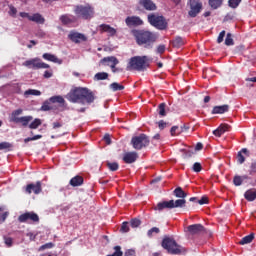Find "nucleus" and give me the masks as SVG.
<instances>
[{
    "label": "nucleus",
    "mask_w": 256,
    "mask_h": 256,
    "mask_svg": "<svg viewBox=\"0 0 256 256\" xmlns=\"http://www.w3.org/2000/svg\"><path fill=\"white\" fill-rule=\"evenodd\" d=\"M209 5L212 9H219L223 5V0H209Z\"/></svg>",
    "instance_id": "nucleus-34"
},
{
    "label": "nucleus",
    "mask_w": 256,
    "mask_h": 256,
    "mask_svg": "<svg viewBox=\"0 0 256 256\" xmlns=\"http://www.w3.org/2000/svg\"><path fill=\"white\" fill-rule=\"evenodd\" d=\"M241 3V0H229L228 1V5L229 7H231L232 9H237V7H239V4Z\"/></svg>",
    "instance_id": "nucleus-46"
},
{
    "label": "nucleus",
    "mask_w": 256,
    "mask_h": 256,
    "mask_svg": "<svg viewBox=\"0 0 256 256\" xmlns=\"http://www.w3.org/2000/svg\"><path fill=\"white\" fill-rule=\"evenodd\" d=\"M137 159H139V154H137V152H126L123 154L122 161L131 165V163H135Z\"/></svg>",
    "instance_id": "nucleus-18"
},
{
    "label": "nucleus",
    "mask_w": 256,
    "mask_h": 256,
    "mask_svg": "<svg viewBox=\"0 0 256 256\" xmlns=\"http://www.w3.org/2000/svg\"><path fill=\"white\" fill-rule=\"evenodd\" d=\"M186 203H187V201L185 200V198L173 200V209L179 208V207L183 208V207H185Z\"/></svg>",
    "instance_id": "nucleus-32"
},
{
    "label": "nucleus",
    "mask_w": 256,
    "mask_h": 256,
    "mask_svg": "<svg viewBox=\"0 0 256 256\" xmlns=\"http://www.w3.org/2000/svg\"><path fill=\"white\" fill-rule=\"evenodd\" d=\"M233 183L236 187H240V185H243V177L235 176L233 179Z\"/></svg>",
    "instance_id": "nucleus-48"
},
{
    "label": "nucleus",
    "mask_w": 256,
    "mask_h": 256,
    "mask_svg": "<svg viewBox=\"0 0 256 256\" xmlns=\"http://www.w3.org/2000/svg\"><path fill=\"white\" fill-rule=\"evenodd\" d=\"M19 223H27V221H32V223H39V215L34 212H26L18 217Z\"/></svg>",
    "instance_id": "nucleus-11"
},
{
    "label": "nucleus",
    "mask_w": 256,
    "mask_h": 256,
    "mask_svg": "<svg viewBox=\"0 0 256 256\" xmlns=\"http://www.w3.org/2000/svg\"><path fill=\"white\" fill-rule=\"evenodd\" d=\"M155 209L157 211H163V209H173V200L159 202Z\"/></svg>",
    "instance_id": "nucleus-23"
},
{
    "label": "nucleus",
    "mask_w": 256,
    "mask_h": 256,
    "mask_svg": "<svg viewBox=\"0 0 256 256\" xmlns=\"http://www.w3.org/2000/svg\"><path fill=\"white\" fill-rule=\"evenodd\" d=\"M23 67H27L28 69H49V64L42 62L39 58H32L30 60H26L23 62Z\"/></svg>",
    "instance_id": "nucleus-9"
},
{
    "label": "nucleus",
    "mask_w": 256,
    "mask_h": 256,
    "mask_svg": "<svg viewBox=\"0 0 256 256\" xmlns=\"http://www.w3.org/2000/svg\"><path fill=\"white\" fill-rule=\"evenodd\" d=\"M41 119L35 118L30 124H29V129H38L41 125Z\"/></svg>",
    "instance_id": "nucleus-37"
},
{
    "label": "nucleus",
    "mask_w": 256,
    "mask_h": 256,
    "mask_svg": "<svg viewBox=\"0 0 256 256\" xmlns=\"http://www.w3.org/2000/svg\"><path fill=\"white\" fill-rule=\"evenodd\" d=\"M194 173H201L203 167L201 166V163L195 162L192 167Z\"/></svg>",
    "instance_id": "nucleus-50"
},
{
    "label": "nucleus",
    "mask_w": 256,
    "mask_h": 256,
    "mask_svg": "<svg viewBox=\"0 0 256 256\" xmlns=\"http://www.w3.org/2000/svg\"><path fill=\"white\" fill-rule=\"evenodd\" d=\"M39 139H43V135L37 134V135H35V136H33V137L25 138V139H24V143H29V141H37V140H39Z\"/></svg>",
    "instance_id": "nucleus-44"
},
{
    "label": "nucleus",
    "mask_w": 256,
    "mask_h": 256,
    "mask_svg": "<svg viewBox=\"0 0 256 256\" xmlns=\"http://www.w3.org/2000/svg\"><path fill=\"white\" fill-rule=\"evenodd\" d=\"M229 111V105L224 104L222 106H214L212 109V115H223Z\"/></svg>",
    "instance_id": "nucleus-22"
},
{
    "label": "nucleus",
    "mask_w": 256,
    "mask_h": 256,
    "mask_svg": "<svg viewBox=\"0 0 256 256\" xmlns=\"http://www.w3.org/2000/svg\"><path fill=\"white\" fill-rule=\"evenodd\" d=\"M74 14L77 19H83L84 21H91L95 17V8L91 4H79L74 6Z\"/></svg>",
    "instance_id": "nucleus-4"
},
{
    "label": "nucleus",
    "mask_w": 256,
    "mask_h": 256,
    "mask_svg": "<svg viewBox=\"0 0 256 256\" xmlns=\"http://www.w3.org/2000/svg\"><path fill=\"white\" fill-rule=\"evenodd\" d=\"M245 161V156H243V153L241 152H238L237 154V162L240 164V165H243V162Z\"/></svg>",
    "instance_id": "nucleus-58"
},
{
    "label": "nucleus",
    "mask_w": 256,
    "mask_h": 256,
    "mask_svg": "<svg viewBox=\"0 0 256 256\" xmlns=\"http://www.w3.org/2000/svg\"><path fill=\"white\" fill-rule=\"evenodd\" d=\"M19 15H20V17H22L23 19H28V20L30 21L31 15H29V13H27V12H20Z\"/></svg>",
    "instance_id": "nucleus-62"
},
{
    "label": "nucleus",
    "mask_w": 256,
    "mask_h": 256,
    "mask_svg": "<svg viewBox=\"0 0 256 256\" xmlns=\"http://www.w3.org/2000/svg\"><path fill=\"white\" fill-rule=\"evenodd\" d=\"M52 109L51 103H49L47 100L41 106V111H51Z\"/></svg>",
    "instance_id": "nucleus-49"
},
{
    "label": "nucleus",
    "mask_w": 256,
    "mask_h": 256,
    "mask_svg": "<svg viewBox=\"0 0 256 256\" xmlns=\"http://www.w3.org/2000/svg\"><path fill=\"white\" fill-rule=\"evenodd\" d=\"M183 151V158L189 159L190 157H193V151L191 150H182Z\"/></svg>",
    "instance_id": "nucleus-55"
},
{
    "label": "nucleus",
    "mask_w": 256,
    "mask_h": 256,
    "mask_svg": "<svg viewBox=\"0 0 256 256\" xmlns=\"http://www.w3.org/2000/svg\"><path fill=\"white\" fill-rule=\"evenodd\" d=\"M30 21L33 23H37L38 25H44L45 24V17L41 15L40 13H34L30 17Z\"/></svg>",
    "instance_id": "nucleus-24"
},
{
    "label": "nucleus",
    "mask_w": 256,
    "mask_h": 256,
    "mask_svg": "<svg viewBox=\"0 0 256 256\" xmlns=\"http://www.w3.org/2000/svg\"><path fill=\"white\" fill-rule=\"evenodd\" d=\"M190 235H201V233H205V226L202 224H193L187 227Z\"/></svg>",
    "instance_id": "nucleus-16"
},
{
    "label": "nucleus",
    "mask_w": 256,
    "mask_h": 256,
    "mask_svg": "<svg viewBox=\"0 0 256 256\" xmlns=\"http://www.w3.org/2000/svg\"><path fill=\"white\" fill-rule=\"evenodd\" d=\"M161 233V230L157 227H152L150 230L147 231V237L149 239L153 238V235H159Z\"/></svg>",
    "instance_id": "nucleus-35"
},
{
    "label": "nucleus",
    "mask_w": 256,
    "mask_h": 256,
    "mask_svg": "<svg viewBox=\"0 0 256 256\" xmlns=\"http://www.w3.org/2000/svg\"><path fill=\"white\" fill-rule=\"evenodd\" d=\"M5 245H7V247H12L13 246V239L8 237L5 238Z\"/></svg>",
    "instance_id": "nucleus-60"
},
{
    "label": "nucleus",
    "mask_w": 256,
    "mask_h": 256,
    "mask_svg": "<svg viewBox=\"0 0 256 256\" xmlns=\"http://www.w3.org/2000/svg\"><path fill=\"white\" fill-rule=\"evenodd\" d=\"M109 79V73L107 72H98L94 75V81H105Z\"/></svg>",
    "instance_id": "nucleus-30"
},
{
    "label": "nucleus",
    "mask_w": 256,
    "mask_h": 256,
    "mask_svg": "<svg viewBox=\"0 0 256 256\" xmlns=\"http://www.w3.org/2000/svg\"><path fill=\"white\" fill-rule=\"evenodd\" d=\"M149 143H151V141L149 140V136L146 134H140L138 136L132 137L131 139V145L133 149H136V151H141V149L149 147Z\"/></svg>",
    "instance_id": "nucleus-8"
},
{
    "label": "nucleus",
    "mask_w": 256,
    "mask_h": 256,
    "mask_svg": "<svg viewBox=\"0 0 256 256\" xmlns=\"http://www.w3.org/2000/svg\"><path fill=\"white\" fill-rule=\"evenodd\" d=\"M147 19L148 23L155 27V29H159V31H165L168 27L167 20L163 16H159V14H148Z\"/></svg>",
    "instance_id": "nucleus-6"
},
{
    "label": "nucleus",
    "mask_w": 256,
    "mask_h": 256,
    "mask_svg": "<svg viewBox=\"0 0 256 256\" xmlns=\"http://www.w3.org/2000/svg\"><path fill=\"white\" fill-rule=\"evenodd\" d=\"M13 145L9 142H1L0 143V151H4L5 149H11Z\"/></svg>",
    "instance_id": "nucleus-51"
},
{
    "label": "nucleus",
    "mask_w": 256,
    "mask_h": 256,
    "mask_svg": "<svg viewBox=\"0 0 256 256\" xmlns=\"http://www.w3.org/2000/svg\"><path fill=\"white\" fill-rule=\"evenodd\" d=\"M165 49H167V47L165 46V44H160L157 47V53H159V55H163V53H165Z\"/></svg>",
    "instance_id": "nucleus-57"
},
{
    "label": "nucleus",
    "mask_w": 256,
    "mask_h": 256,
    "mask_svg": "<svg viewBox=\"0 0 256 256\" xmlns=\"http://www.w3.org/2000/svg\"><path fill=\"white\" fill-rule=\"evenodd\" d=\"M124 256H135V251L134 250H127L125 252Z\"/></svg>",
    "instance_id": "nucleus-64"
},
{
    "label": "nucleus",
    "mask_w": 256,
    "mask_h": 256,
    "mask_svg": "<svg viewBox=\"0 0 256 256\" xmlns=\"http://www.w3.org/2000/svg\"><path fill=\"white\" fill-rule=\"evenodd\" d=\"M253 239H255V234L251 233L245 237H243L239 244L240 245H249V243H252L253 242Z\"/></svg>",
    "instance_id": "nucleus-29"
},
{
    "label": "nucleus",
    "mask_w": 256,
    "mask_h": 256,
    "mask_svg": "<svg viewBox=\"0 0 256 256\" xmlns=\"http://www.w3.org/2000/svg\"><path fill=\"white\" fill-rule=\"evenodd\" d=\"M149 67L147 56H134L130 58L126 71H145Z\"/></svg>",
    "instance_id": "nucleus-5"
},
{
    "label": "nucleus",
    "mask_w": 256,
    "mask_h": 256,
    "mask_svg": "<svg viewBox=\"0 0 256 256\" xmlns=\"http://www.w3.org/2000/svg\"><path fill=\"white\" fill-rule=\"evenodd\" d=\"M190 11L188 12L189 17H196L201 13L203 4L199 0H189Z\"/></svg>",
    "instance_id": "nucleus-10"
},
{
    "label": "nucleus",
    "mask_w": 256,
    "mask_h": 256,
    "mask_svg": "<svg viewBox=\"0 0 256 256\" xmlns=\"http://www.w3.org/2000/svg\"><path fill=\"white\" fill-rule=\"evenodd\" d=\"M7 217H9V212H3V208H0V223H5Z\"/></svg>",
    "instance_id": "nucleus-47"
},
{
    "label": "nucleus",
    "mask_w": 256,
    "mask_h": 256,
    "mask_svg": "<svg viewBox=\"0 0 256 256\" xmlns=\"http://www.w3.org/2000/svg\"><path fill=\"white\" fill-rule=\"evenodd\" d=\"M161 245L170 255H181L185 248L179 245L173 236H164Z\"/></svg>",
    "instance_id": "nucleus-3"
},
{
    "label": "nucleus",
    "mask_w": 256,
    "mask_h": 256,
    "mask_svg": "<svg viewBox=\"0 0 256 256\" xmlns=\"http://www.w3.org/2000/svg\"><path fill=\"white\" fill-rule=\"evenodd\" d=\"M165 107H167L165 103L159 104L158 114L160 115V117H165V115H167V112L165 111Z\"/></svg>",
    "instance_id": "nucleus-38"
},
{
    "label": "nucleus",
    "mask_w": 256,
    "mask_h": 256,
    "mask_svg": "<svg viewBox=\"0 0 256 256\" xmlns=\"http://www.w3.org/2000/svg\"><path fill=\"white\" fill-rule=\"evenodd\" d=\"M229 129H231L229 124H221L216 130L213 131V135H215V137H221V135L227 133Z\"/></svg>",
    "instance_id": "nucleus-19"
},
{
    "label": "nucleus",
    "mask_w": 256,
    "mask_h": 256,
    "mask_svg": "<svg viewBox=\"0 0 256 256\" xmlns=\"http://www.w3.org/2000/svg\"><path fill=\"white\" fill-rule=\"evenodd\" d=\"M171 44L176 49H179L185 45V40L181 36H177L174 40L171 41Z\"/></svg>",
    "instance_id": "nucleus-27"
},
{
    "label": "nucleus",
    "mask_w": 256,
    "mask_h": 256,
    "mask_svg": "<svg viewBox=\"0 0 256 256\" xmlns=\"http://www.w3.org/2000/svg\"><path fill=\"white\" fill-rule=\"evenodd\" d=\"M68 39H70V41H72V43L79 44V43H83V42L87 41V36H85V34H82L75 30H72L68 34Z\"/></svg>",
    "instance_id": "nucleus-12"
},
{
    "label": "nucleus",
    "mask_w": 256,
    "mask_h": 256,
    "mask_svg": "<svg viewBox=\"0 0 256 256\" xmlns=\"http://www.w3.org/2000/svg\"><path fill=\"white\" fill-rule=\"evenodd\" d=\"M225 45H227V47H231V45H235V42L233 41V36L231 35V33H228L226 35Z\"/></svg>",
    "instance_id": "nucleus-40"
},
{
    "label": "nucleus",
    "mask_w": 256,
    "mask_h": 256,
    "mask_svg": "<svg viewBox=\"0 0 256 256\" xmlns=\"http://www.w3.org/2000/svg\"><path fill=\"white\" fill-rule=\"evenodd\" d=\"M102 61H111L112 64L108 63L107 67H110L112 70V73H119V71H123L121 68H117V65H119V59L115 56H108L104 57Z\"/></svg>",
    "instance_id": "nucleus-13"
},
{
    "label": "nucleus",
    "mask_w": 256,
    "mask_h": 256,
    "mask_svg": "<svg viewBox=\"0 0 256 256\" xmlns=\"http://www.w3.org/2000/svg\"><path fill=\"white\" fill-rule=\"evenodd\" d=\"M138 3L146 11H157V4L153 0H139Z\"/></svg>",
    "instance_id": "nucleus-17"
},
{
    "label": "nucleus",
    "mask_w": 256,
    "mask_h": 256,
    "mask_svg": "<svg viewBox=\"0 0 256 256\" xmlns=\"http://www.w3.org/2000/svg\"><path fill=\"white\" fill-rule=\"evenodd\" d=\"M255 173H256V161L251 163L250 170H249L250 175H255Z\"/></svg>",
    "instance_id": "nucleus-59"
},
{
    "label": "nucleus",
    "mask_w": 256,
    "mask_h": 256,
    "mask_svg": "<svg viewBox=\"0 0 256 256\" xmlns=\"http://www.w3.org/2000/svg\"><path fill=\"white\" fill-rule=\"evenodd\" d=\"M41 191H43V189L41 188V181L36 182V184H28L25 188V192L28 193V195H31L32 192L35 195H39V193H41Z\"/></svg>",
    "instance_id": "nucleus-15"
},
{
    "label": "nucleus",
    "mask_w": 256,
    "mask_h": 256,
    "mask_svg": "<svg viewBox=\"0 0 256 256\" xmlns=\"http://www.w3.org/2000/svg\"><path fill=\"white\" fill-rule=\"evenodd\" d=\"M24 95H34V96H36V97H39V95H41V91H39V90H35V89H29V90H26L25 92H24Z\"/></svg>",
    "instance_id": "nucleus-42"
},
{
    "label": "nucleus",
    "mask_w": 256,
    "mask_h": 256,
    "mask_svg": "<svg viewBox=\"0 0 256 256\" xmlns=\"http://www.w3.org/2000/svg\"><path fill=\"white\" fill-rule=\"evenodd\" d=\"M106 165L110 171H118L119 169V163L117 162H107Z\"/></svg>",
    "instance_id": "nucleus-39"
},
{
    "label": "nucleus",
    "mask_w": 256,
    "mask_h": 256,
    "mask_svg": "<svg viewBox=\"0 0 256 256\" xmlns=\"http://www.w3.org/2000/svg\"><path fill=\"white\" fill-rule=\"evenodd\" d=\"M9 15L11 16V17H15V15H17V8H15V6H13V5H10L9 6Z\"/></svg>",
    "instance_id": "nucleus-56"
},
{
    "label": "nucleus",
    "mask_w": 256,
    "mask_h": 256,
    "mask_svg": "<svg viewBox=\"0 0 256 256\" xmlns=\"http://www.w3.org/2000/svg\"><path fill=\"white\" fill-rule=\"evenodd\" d=\"M244 198L246 199V201H255L256 199V189L255 188H251L249 190H247L244 193Z\"/></svg>",
    "instance_id": "nucleus-25"
},
{
    "label": "nucleus",
    "mask_w": 256,
    "mask_h": 256,
    "mask_svg": "<svg viewBox=\"0 0 256 256\" xmlns=\"http://www.w3.org/2000/svg\"><path fill=\"white\" fill-rule=\"evenodd\" d=\"M131 33L139 47H143L144 49H153V44L157 41L158 36L155 32H151L149 30H138L133 29Z\"/></svg>",
    "instance_id": "nucleus-1"
},
{
    "label": "nucleus",
    "mask_w": 256,
    "mask_h": 256,
    "mask_svg": "<svg viewBox=\"0 0 256 256\" xmlns=\"http://www.w3.org/2000/svg\"><path fill=\"white\" fill-rule=\"evenodd\" d=\"M50 103H59L63 105L65 103V98L63 96H52L49 98Z\"/></svg>",
    "instance_id": "nucleus-33"
},
{
    "label": "nucleus",
    "mask_w": 256,
    "mask_h": 256,
    "mask_svg": "<svg viewBox=\"0 0 256 256\" xmlns=\"http://www.w3.org/2000/svg\"><path fill=\"white\" fill-rule=\"evenodd\" d=\"M199 205H207L209 203V198L207 196H202L200 200L197 201Z\"/></svg>",
    "instance_id": "nucleus-53"
},
{
    "label": "nucleus",
    "mask_w": 256,
    "mask_h": 256,
    "mask_svg": "<svg viewBox=\"0 0 256 256\" xmlns=\"http://www.w3.org/2000/svg\"><path fill=\"white\" fill-rule=\"evenodd\" d=\"M158 127H159V129L163 130V129H165L167 127V123L165 121H163V120H160L158 122Z\"/></svg>",
    "instance_id": "nucleus-61"
},
{
    "label": "nucleus",
    "mask_w": 256,
    "mask_h": 256,
    "mask_svg": "<svg viewBox=\"0 0 256 256\" xmlns=\"http://www.w3.org/2000/svg\"><path fill=\"white\" fill-rule=\"evenodd\" d=\"M172 137H177V135H181V128L179 126H173L170 130Z\"/></svg>",
    "instance_id": "nucleus-41"
},
{
    "label": "nucleus",
    "mask_w": 256,
    "mask_h": 256,
    "mask_svg": "<svg viewBox=\"0 0 256 256\" xmlns=\"http://www.w3.org/2000/svg\"><path fill=\"white\" fill-rule=\"evenodd\" d=\"M23 113V109H17L14 110L11 113L10 116V121L12 123H16V124H22V127H27L29 125V123H31V121H33V116H22L19 117V115H22Z\"/></svg>",
    "instance_id": "nucleus-7"
},
{
    "label": "nucleus",
    "mask_w": 256,
    "mask_h": 256,
    "mask_svg": "<svg viewBox=\"0 0 256 256\" xmlns=\"http://www.w3.org/2000/svg\"><path fill=\"white\" fill-rule=\"evenodd\" d=\"M53 247H55V244H53L52 242H48V243L40 246L38 251H45V249H53Z\"/></svg>",
    "instance_id": "nucleus-45"
},
{
    "label": "nucleus",
    "mask_w": 256,
    "mask_h": 256,
    "mask_svg": "<svg viewBox=\"0 0 256 256\" xmlns=\"http://www.w3.org/2000/svg\"><path fill=\"white\" fill-rule=\"evenodd\" d=\"M225 35H226V32L225 30H222L220 33H219V36L217 38V43H223L224 39H225Z\"/></svg>",
    "instance_id": "nucleus-54"
},
{
    "label": "nucleus",
    "mask_w": 256,
    "mask_h": 256,
    "mask_svg": "<svg viewBox=\"0 0 256 256\" xmlns=\"http://www.w3.org/2000/svg\"><path fill=\"white\" fill-rule=\"evenodd\" d=\"M104 141L106 145H111V136H109V134H105Z\"/></svg>",
    "instance_id": "nucleus-63"
},
{
    "label": "nucleus",
    "mask_w": 256,
    "mask_h": 256,
    "mask_svg": "<svg viewBox=\"0 0 256 256\" xmlns=\"http://www.w3.org/2000/svg\"><path fill=\"white\" fill-rule=\"evenodd\" d=\"M60 21L62 25H71V23H75V21H77V18L69 14H64L60 16Z\"/></svg>",
    "instance_id": "nucleus-21"
},
{
    "label": "nucleus",
    "mask_w": 256,
    "mask_h": 256,
    "mask_svg": "<svg viewBox=\"0 0 256 256\" xmlns=\"http://www.w3.org/2000/svg\"><path fill=\"white\" fill-rule=\"evenodd\" d=\"M66 99L70 101V103H93L95 101V95L91 90L87 88H74L70 90V92L66 95Z\"/></svg>",
    "instance_id": "nucleus-2"
},
{
    "label": "nucleus",
    "mask_w": 256,
    "mask_h": 256,
    "mask_svg": "<svg viewBox=\"0 0 256 256\" xmlns=\"http://www.w3.org/2000/svg\"><path fill=\"white\" fill-rule=\"evenodd\" d=\"M83 182V176H75L70 180L69 183L72 187H81V185H83Z\"/></svg>",
    "instance_id": "nucleus-26"
},
{
    "label": "nucleus",
    "mask_w": 256,
    "mask_h": 256,
    "mask_svg": "<svg viewBox=\"0 0 256 256\" xmlns=\"http://www.w3.org/2000/svg\"><path fill=\"white\" fill-rule=\"evenodd\" d=\"M173 195H175L178 199H185L187 197V192L183 191V188L177 187L173 191Z\"/></svg>",
    "instance_id": "nucleus-28"
},
{
    "label": "nucleus",
    "mask_w": 256,
    "mask_h": 256,
    "mask_svg": "<svg viewBox=\"0 0 256 256\" xmlns=\"http://www.w3.org/2000/svg\"><path fill=\"white\" fill-rule=\"evenodd\" d=\"M100 30L102 31V33H108L110 37H115V35L117 34V30L111 27V25L109 24H101Z\"/></svg>",
    "instance_id": "nucleus-20"
},
{
    "label": "nucleus",
    "mask_w": 256,
    "mask_h": 256,
    "mask_svg": "<svg viewBox=\"0 0 256 256\" xmlns=\"http://www.w3.org/2000/svg\"><path fill=\"white\" fill-rule=\"evenodd\" d=\"M42 57L46 61H51L52 63H59V58H57V56H55L53 54L44 53Z\"/></svg>",
    "instance_id": "nucleus-31"
},
{
    "label": "nucleus",
    "mask_w": 256,
    "mask_h": 256,
    "mask_svg": "<svg viewBox=\"0 0 256 256\" xmlns=\"http://www.w3.org/2000/svg\"><path fill=\"white\" fill-rule=\"evenodd\" d=\"M127 27H141L143 25V19L139 16H128L125 19Z\"/></svg>",
    "instance_id": "nucleus-14"
},
{
    "label": "nucleus",
    "mask_w": 256,
    "mask_h": 256,
    "mask_svg": "<svg viewBox=\"0 0 256 256\" xmlns=\"http://www.w3.org/2000/svg\"><path fill=\"white\" fill-rule=\"evenodd\" d=\"M120 231L122 233H129V222H123Z\"/></svg>",
    "instance_id": "nucleus-52"
},
{
    "label": "nucleus",
    "mask_w": 256,
    "mask_h": 256,
    "mask_svg": "<svg viewBox=\"0 0 256 256\" xmlns=\"http://www.w3.org/2000/svg\"><path fill=\"white\" fill-rule=\"evenodd\" d=\"M141 225V220L139 218H133L131 221H130V226L135 229L137 227H139Z\"/></svg>",
    "instance_id": "nucleus-43"
},
{
    "label": "nucleus",
    "mask_w": 256,
    "mask_h": 256,
    "mask_svg": "<svg viewBox=\"0 0 256 256\" xmlns=\"http://www.w3.org/2000/svg\"><path fill=\"white\" fill-rule=\"evenodd\" d=\"M109 87L114 92L115 91H123V89H125V86H123V85H121V84H119L117 82H114V83L110 84Z\"/></svg>",
    "instance_id": "nucleus-36"
}]
</instances>
